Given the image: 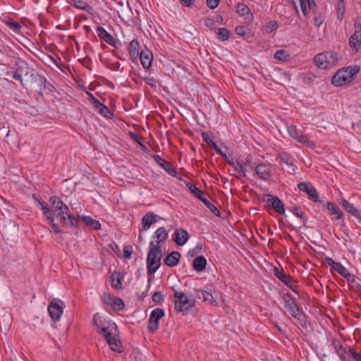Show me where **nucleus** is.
Here are the masks:
<instances>
[{"label":"nucleus","instance_id":"obj_1","mask_svg":"<svg viewBox=\"0 0 361 361\" xmlns=\"http://www.w3.org/2000/svg\"><path fill=\"white\" fill-rule=\"evenodd\" d=\"M51 207L38 201V207L51 226L53 231L59 233L61 231V225L73 226L75 224V218L70 214L68 207L56 196L49 199Z\"/></svg>","mask_w":361,"mask_h":361},{"label":"nucleus","instance_id":"obj_2","mask_svg":"<svg viewBox=\"0 0 361 361\" xmlns=\"http://www.w3.org/2000/svg\"><path fill=\"white\" fill-rule=\"evenodd\" d=\"M93 323L97 328V333L105 338L111 350L114 352L121 353L122 351V345L116 323L108 317L100 313H97L94 315Z\"/></svg>","mask_w":361,"mask_h":361},{"label":"nucleus","instance_id":"obj_3","mask_svg":"<svg viewBox=\"0 0 361 361\" xmlns=\"http://www.w3.org/2000/svg\"><path fill=\"white\" fill-rule=\"evenodd\" d=\"M161 250L159 245L149 243V250L147 257V271L148 275L154 274L160 267Z\"/></svg>","mask_w":361,"mask_h":361},{"label":"nucleus","instance_id":"obj_4","mask_svg":"<svg viewBox=\"0 0 361 361\" xmlns=\"http://www.w3.org/2000/svg\"><path fill=\"white\" fill-rule=\"evenodd\" d=\"M195 298L190 293L174 291V309L178 312H184L195 306Z\"/></svg>","mask_w":361,"mask_h":361},{"label":"nucleus","instance_id":"obj_5","mask_svg":"<svg viewBox=\"0 0 361 361\" xmlns=\"http://www.w3.org/2000/svg\"><path fill=\"white\" fill-rule=\"evenodd\" d=\"M341 57L335 51H325L318 54L314 56V63L320 69L331 68L337 65Z\"/></svg>","mask_w":361,"mask_h":361},{"label":"nucleus","instance_id":"obj_6","mask_svg":"<svg viewBox=\"0 0 361 361\" xmlns=\"http://www.w3.org/2000/svg\"><path fill=\"white\" fill-rule=\"evenodd\" d=\"M360 71L357 66H348L338 71L333 76L331 82L336 87H341L348 82Z\"/></svg>","mask_w":361,"mask_h":361},{"label":"nucleus","instance_id":"obj_7","mask_svg":"<svg viewBox=\"0 0 361 361\" xmlns=\"http://www.w3.org/2000/svg\"><path fill=\"white\" fill-rule=\"evenodd\" d=\"M94 14L92 13V20H94L97 25L95 27L96 35L99 38L101 43H106L109 45L118 48L121 42L115 38L110 32H109L104 27L101 26L99 23L94 19Z\"/></svg>","mask_w":361,"mask_h":361},{"label":"nucleus","instance_id":"obj_8","mask_svg":"<svg viewBox=\"0 0 361 361\" xmlns=\"http://www.w3.org/2000/svg\"><path fill=\"white\" fill-rule=\"evenodd\" d=\"M101 299L104 305L115 312L121 311L125 308V304L122 299L115 297L109 293H104L101 296Z\"/></svg>","mask_w":361,"mask_h":361},{"label":"nucleus","instance_id":"obj_9","mask_svg":"<svg viewBox=\"0 0 361 361\" xmlns=\"http://www.w3.org/2000/svg\"><path fill=\"white\" fill-rule=\"evenodd\" d=\"M65 308L64 302L59 299H54L48 306L49 314L54 322H59Z\"/></svg>","mask_w":361,"mask_h":361},{"label":"nucleus","instance_id":"obj_10","mask_svg":"<svg viewBox=\"0 0 361 361\" xmlns=\"http://www.w3.org/2000/svg\"><path fill=\"white\" fill-rule=\"evenodd\" d=\"M326 262L333 270L338 272L345 279L351 282L354 281L355 276L352 274L341 263L335 262L331 257H326Z\"/></svg>","mask_w":361,"mask_h":361},{"label":"nucleus","instance_id":"obj_11","mask_svg":"<svg viewBox=\"0 0 361 361\" xmlns=\"http://www.w3.org/2000/svg\"><path fill=\"white\" fill-rule=\"evenodd\" d=\"M92 109L106 119H112L114 113L92 94Z\"/></svg>","mask_w":361,"mask_h":361},{"label":"nucleus","instance_id":"obj_12","mask_svg":"<svg viewBox=\"0 0 361 361\" xmlns=\"http://www.w3.org/2000/svg\"><path fill=\"white\" fill-rule=\"evenodd\" d=\"M164 310L161 308H155L151 312L148 319V328L151 332H154L159 329V319L164 316Z\"/></svg>","mask_w":361,"mask_h":361},{"label":"nucleus","instance_id":"obj_13","mask_svg":"<svg viewBox=\"0 0 361 361\" xmlns=\"http://www.w3.org/2000/svg\"><path fill=\"white\" fill-rule=\"evenodd\" d=\"M272 166L270 164L261 163L256 165L255 168V173L258 178L264 181H268L271 178Z\"/></svg>","mask_w":361,"mask_h":361},{"label":"nucleus","instance_id":"obj_14","mask_svg":"<svg viewBox=\"0 0 361 361\" xmlns=\"http://www.w3.org/2000/svg\"><path fill=\"white\" fill-rule=\"evenodd\" d=\"M300 191L307 194L309 199L314 202H319V193L316 188L310 182H301L298 184Z\"/></svg>","mask_w":361,"mask_h":361},{"label":"nucleus","instance_id":"obj_15","mask_svg":"<svg viewBox=\"0 0 361 361\" xmlns=\"http://www.w3.org/2000/svg\"><path fill=\"white\" fill-rule=\"evenodd\" d=\"M47 80L39 75H32L30 88L39 95H42L46 87Z\"/></svg>","mask_w":361,"mask_h":361},{"label":"nucleus","instance_id":"obj_16","mask_svg":"<svg viewBox=\"0 0 361 361\" xmlns=\"http://www.w3.org/2000/svg\"><path fill=\"white\" fill-rule=\"evenodd\" d=\"M334 350L341 361H350V355L352 349L347 345H342L339 342L334 343Z\"/></svg>","mask_w":361,"mask_h":361},{"label":"nucleus","instance_id":"obj_17","mask_svg":"<svg viewBox=\"0 0 361 361\" xmlns=\"http://www.w3.org/2000/svg\"><path fill=\"white\" fill-rule=\"evenodd\" d=\"M188 231L182 228H176L171 235L172 240L179 246L184 245L188 240Z\"/></svg>","mask_w":361,"mask_h":361},{"label":"nucleus","instance_id":"obj_18","mask_svg":"<svg viewBox=\"0 0 361 361\" xmlns=\"http://www.w3.org/2000/svg\"><path fill=\"white\" fill-rule=\"evenodd\" d=\"M153 159L154 161L159 164L167 173H169L172 177H178V173L177 171L173 168L169 162L163 159L159 155L154 154L153 155Z\"/></svg>","mask_w":361,"mask_h":361},{"label":"nucleus","instance_id":"obj_19","mask_svg":"<svg viewBox=\"0 0 361 361\" xmlns=\"http://www.w3.org/2000/svg\"><path fill=\"white\" fill-rule=\"evenodd\" d=\"M361 44V26L355 25V30L353 35L350 37L349 44L355 51H358Z\"/></svg>","mask_w":361,"mask_h":361},{"label":"nucleus","instance_id":"obj_20","mask_svg":"<svg viewBox=\"0 0 361 361\" xmlns=\"http://www.w3.org/2000/svg\"><path fill=\"white\" fill-rule=\"evenodd\" d=\"M280 162L284 164L285 169L290 174H293L297 170V166L294 164L293 159L288 154H281L279 156Z\"/></svg>","mask_w":361,"mask_h":361},{"label":"nucleus","instance_id":"obj_21","mask_svg":"<svg viewBox=\"0 0 361 361\" xmlns=\"http://www.w3.org/2000/svg\"><path fill=\"white\" fill-rule=\"evenodd\" d=\"M267 202L271 204L274 211L280 214L285 213V207L282 201L276 196L272 195H267Z\"/></svg>","mask_w":361,"mask_h":361},{"label":"nucleus","instance_id":"obj_22","mask_svg":"<svg viewBox=\"0 0 361 361\" xmlns=\"http://www.w3.org/2000/svg\"><path fill=\"white\" fill-rule=\"evenodd\" d=\"M124 276L120 271H114L109 276V283L112 288L121 290L123 288L122 280Z\"/></svg>","mask_w":361,"mask_h":361},{"label":"nucleus","instance_id":"obj_23","mask_svg":"<svg viewBox=\"0 0 361 361\" xmlns=\"http://www.w3.org/2000/svg\"><path fill=\"white\" fill-rule=\"evenodd\" d=\"M236 12L247 21L252 20V14L250 8L244 3H238L235 6Z\"/></svg>","mask_w":361,"mask_h":361},{"label":"nucleus","instance_id":"obj_24","mask_svg":"<svg viewBox=\"0 0 361 361\" xmlns=\"http://www.w3.org/2000/svg\"><path fill=\"white\" fill-rule=\"evenodd\" d=\"M288 132L289 135L298 142L307 145H310V141L305 138L302 133L297 129L295 126H289L288 128Z\"/></svg>","mask_w":361,"mask_h":361},{"label":"nucleus","instance_id":"obj_25","mask_svg":"<svg viewBox=\"0 0 361 361\" xmlns=\"http://www.w3.org/2000/svg\"><path fill=\"white\" fill-rule=\"evenodd\" d=\"M140 63L145 69H149L153 60L152 53L149 50L142 51L140 53Z\"/></svg>","mask_w":361,"mask_h":361},{"label":"nucleus","instance_id":"obj_26","mask_svg":"<svg viewBox=\"0 0 361 361\" xmlns=\"http://www.w3.org/2000/svg\"><path fill=\"white\" fill-rule=\"evenodd\" d=\"M158 221V215L153 212H148L142 219V230L147 231L151 225Z\"/></svg>","mask_w":361,"mask_h":361},{"label":"nucleus","instance_id":"obj_27","mask_svg":"<svg viewBox=\"0 0 361 361\" xmlns=\"http://www.w3.org/2000/svg\"><path fill=\"white\" fill-rule=\"evenodd\" d=\"M180 259V254L178 252L173 251L171 252L164 259V263L169 267H173L178 264Z\"/></svg>","mask_w":361,"mask_h":361},{"label":"nucleus","instance_id":"obj_28","mask_svg":"<svg viewBox=\"0 0 361 361\" xmlns=\"http://www.w3.org/2000/svg\"><path fill=\"white\" fill-rule=\"evenodd\" d=\"M207 263V259L204 257L198 256L193 259L192 267L195 271L201 272L205 269Z\"/></svg>","mask_w":361,"mask_h":361},{"label":"nucleus","instance_id":"obj_29","mask_svg":"<svg viewBox=\"0 0 361 361\" xmlns=\"http://www.w3.org/2000/svg\"><path fill=\"white\" fill-rule=\"evenodd\" d=\"M199 293H200L201 295H199L198 298L202 299L203 302H207L209 305L216 304V301L215 300L212 291H208L206 290H200Z\"/></svg>","mask_w":361,"mask_h":361},{"label":"nucleus","instance_id":"obj_30","mask_svg":"<svg viewBox=\"0 0 361 361\" xmlns=\"http://www.w3.org/2000/svg\"><path fill=\"white\" fill-rule=\"evenodd\" d=\"M169 237L168 232L166 231V228L164 227H159L158 228L155 233L154 238L156 239V244L159 245V243L165 241Z\"/></svg>","mask_w":361,"mask_h":361},{"label":"nucleus","instance_id":"obj_31","mask_svg":"<svg viewBox=\"0 0 361 361\" xmlns=\"http://www.w3.org/2000/svg\"><path fill=\"white\" fill-rule=\"evenodd\" d=\"M340 204H341V207L349 214H350L351 215H353L357 218H360L359 212H358L357 209L353 206V204H352L351 203H350L348 201H347L345 199H342L341 200Z\"/></svg>","mask_w":361,"mask_h":361},{"label":"nucleus","instance_id":"obj_32","mask_svg":"<svg viewBox=\"0 0 361 361\" xmlns=\"http://www.w3.org/2000/svg\"><path fill=\"white\" fill-rule=\"evenodd\" d=\"M326 209L331 214L334 215L333 218L334 220H339L343 218V213L340 211L339 208L332 202H327Z\"/></svg>","mask_w":361,"mask_h":361},{"label":"nucleus","instance_id":"obj_33","mask_svg":"<svg viewBox=\"0 0 361 361\" xmlns=\"http://www.w3.org/2000/svg\"><path fill=\"white\" fill-rule=\"evenodd\" d=\"M288 310L292 317L298 321L300 323H302L304 321L305 315L297 305H295Z\"/></svg>","mask_w":361,"mask_h":361},{"label":"nucleus","instance_id":"obj_34","mask_svg":"<svg viewBox=\"0 0 361 361\" xmlns=\"http://www.w3.org/2000/svg\"><path fill=\"white\" fill-rule=\"evenodd\" d=\"M231 166L238 173L239 176L245 177L246 176L245 166L240 161H232Z\"/></svg>","mask_w":361,"mask_h":361},{"label":"nucleus","instance_id":"obj_35","mask_svg":"<svg viewBox=\"0 0 361 361\" xmlns=\"http://www.w3.org/2000/svg\"><path fill=\"white\" fill-rule=\"evenodd\" d=\"M300 8L304 16H307V8L314 9L316 4L314 0H300Z\"/></svg>","mask_w":361,"mask_h":361},{"label":"nucleus","instance_id":"obj_36","mask_svg":"<svg viewBox=\"0 0 361 361\" xmlns=\"http://www.w3.org/2000/svg\"><path fill=\"white\" fill-rule=\"evenodd\" d=\"M128 52L132 57H136L139 54V42L137 39L130 41L128 46Z\"/></svg>","mask_w":361,"mask_h":361},{"label":"nucleus","instance_id":"obj_37","mask_svg":"<svg viewBox=\"0 0 361 361\" xmlns=\"http://www.w3.org/2000/svg\"><path fill=\"white\" fill-rule=\"evenodd\" d=\"M274 59L281 62H286L290 59V54L286 51L280 49L275 52Z\"/></svg>","mask_w":361,"mask_h":361},{"label":"nucleus","instance_id":"obj_38","mask_svg":"<svg viewBox=\"0 0 361 361\" xmlns=\"http://www.w3.org/2000/svg\"><path fill=\"white\" fill-rule=\"evenodd\" d=\"M337 18L342 20L344 17L345 6L343 0H338L336 5Z\"/></svg>","mask_w":361,"mask_h":361},{"label":"nucleus","instance_id":"obj_39","mask_svg":"<svg viewBox=\"0 0 361 361\" xmlns=\"http://www.w3.org/2000/svg\"><path fill=\"white\" fill-rule=\"evenodd\" d=\"M217 38L221 41L228 40L230 37V31L224 27H220L217 30Z\"/></svg>","mask_w":361,"mask_h":361},{"label":"nucleus","instance_id":"obj_40","mask_svg":"<svg viewBox=\"0 0 361 361\" xmlns=\"http://www.w3.org/2000/svg\"><path fill=\"white\" fill-rule=\"evenodd\" d=\"M7 75H11L13 79L20 81V84H21V85L23 87H26V85L23 82V80L22 78V75L20 73V70L19 69H18V70H16L15 71L7 73Z\"/></svg>","mask_w":361,"mask_h":361},{"label":"nucleus","instance_id":"obj_41","mask_svg":"<svg viewBox=\"0 0 361 361\" xmlns=\"http://www.w3.org/2000/svg\"><path fill=\"white\" fill-rule=\"evenodd\" d=\"M274 274L282 282L286 280L288 277V276L283 271L280 270L277 267L274 268Z\"/></svg>","mask_w":361,"mask_h":361},{"label":"nucleus","instance_id":"obj_42","mask_svg":"<svg viewBox=\"0 0 361 361\" xmlns=\"http://www.w3.org/2000/svg\"><path fill=\"white\" fill-rule=\"evenodd\" d=\"M188 188L190 192L198 199H200L203 195L202 191L195 185H192L189 183Z\"/></svg>","mask_w":361,"mask_h":361},{"label":"nucleus","instance_id":"obj_43","mask_svg":"<svg viewBox=\"0 0 361 361\" xmlns=\"http://www.w3.org/2000/svg\"><path fill=\"white\" fill-rule=\"evenodd\" d=\"M283 300L285 302V307H286L287 309H289L291 307L296 305L295 301L293 300L292 297L288 294H286L283 296Z\"/></svg>","mask_w":361,"mask_h":361},{"label":"nucleus","instance_id":"obj_44","mask_svg":"<svg viewBox=\"0 0 361 361\" xmlns=\"http://www.w3.org/2000/svg\"><path fill=\"white\" fill-rule=\"evenodd\" d=\"M278 27V23L276 20H270L266 24V28L270 32L276 31Z\"/></svg>","mask_w":361,"mask_h":361},{"label":"nucleus","instance_id":"obj_45","mask_svg":"<svg viewBox=\"0 0 361 361\" xmlns=\"http://www.w3.org/2000/svg\"><path fill=\"white\" fill-rule=\"evenodd\" d=\"M74 5L76 8L82 9V10H87L89 7L87 3L85 2L82 0H76L75 1Z\"/></svg>","mask_w":361,"mask_h":361},{"label":"nucleus","instance_id":"obj_46","mask_svg":"<svg viewBox=\"0 0 361 361\" xmlns=\"http://www.w3.org/2000/svg\"><path fill=\"white\" fill-rule=\"evenodd\" d=\"M7 25L13 31L16 32L20 31V30L21 29V25L18 23L8 22Z\"/></svg>","mask_w":361,"mask_h":361},{"label":"nucleus","instance_id":"obj_47","mask_svg":"<svg viewBox=\"0 0 361 361\" xmlns=\"http://www.w3.org/2000/svg\"><path fill=\"white\" fill-rule=\"evenodd\" d=\"M207 208L212 209L214 208L215 211L219 214V212L217 210L215 206H214L211 202H209L206 198L203 197V195L199 199Z\"/></svg>","mask_w":361,"mask_h":361},{"label":"nucleus","instance_id":"obj_48","mask_svg":"<svg viewBox=\"0 0 361 361\" xmlns=\"http://www.w3.org/2000/svg\"><path fill=\"white\" fill-rule=\"evenodd\" d=\"M207 208L212 209L214 208L215 211L219 214V212L217 210L215 206H214L211 202H209L206 198L203 197V195L199 199Z\"/></svg>","mask_w":361,"mask_h":361},{"label":"nucleus","instance_id":"obj_49","mask_svg":"<svg viewBox=\"0 0 361 361\" xmlns=\"http://www.w3.org/2000/svg\"><path fill=\"white\" fill-rule=\"evenodd\" d=\"M219 1L220 0H207V6L211 9H214L218 6Z\"/></svg>","mask_w":361,"mask_h":361},{"label":"nucleus","instance_id":"obj_50","mask_svg":"<svg viewBox=\"0 0 361 361\" xmlns=\"http://www.w3.org/2000/svg\"><path fill=\"white\" fill-rule=\"evenodd\" d=\"M202 137L204 138V140L207 142L210 146L216 147V142L212 141L209 137V135L207 133H202Z\"/></svg>","mask_w":361,"mask_h":361},{"label":"nucleus","instance_id":"obj_51","mask_svg":"<svg viewBox=\"0 0 361 361\" xmlns=\"http://www.w3.org/2000/svg\"><path fill=\"white\" fill-rule=\"evenodd\" d=\"M314 25L317 27H319L323 23V19L320 16H316L313 20Z\"/></svg>","mask_w":361,"mask_h":361},{"label":"nucleus","instance_id":"obj_52","mask_svg":"<svg viewBox=\"0 0 361 361\" xmlns=\"http://www.w3.org/2000/svg\"><path fill=\"white\" fill-rule=\"evenodd\" d=\"M350 355V358H352L355 361H361V355L356 352L354 349H352Z\"/></svg>","mask_w":361,"mask_h":361},{"label":"nucleus","instance_id":"obj_53","mask_svg":"<svg viewBox=\"0 0 361 361\" xmlns=\"http://www.w3.org/2000/svg\"><path fill=\"white\" fill-rule=\"evenodd\" d=\"M245 27L243 26H237L235 27V32L238 35L244 36L246 33Z\"/></svg>","mask_w":361,"mask_h":361},{"label":"nucleus","instance_id":"obj_54","mask_svg":"<svg viewBox=\"0 0 361 361\" xmlns=\"http://www.w3.org/2000/svg\"><path fill=\"white\" fill-rule=\"evenodd\" d=\"M101 228L102 226L100 222L98 220L92 219V229L99 230Z\"/></svg>","mask_w":361,"mask_h":361},{"label":"nucleus","instance_id":"obj_55","mask_svg":"<svg viewBox=\"0 0 361 361\" xmlns=\"http://www.w3.org/2000/svg\"><path fill=\"white\" fill-rule=\"evenodd\" d=\"M205 25L210 29H215V23L211 18H207L204 21Z\"/></svg>","mask_w":361,"mask_h":361},{"label":"nucleus","instance_id":"obj_56","mask_svg":"<svg viewBox=\"0 0 361 361\" xmlns=\"http://www.w3.org/2000/svg\"><path fill=\"white\" fill-rule=\"evenodd\" d=\"M132 255V250L129 248V247H124L123 249V257L126 259H130Z\"/></svg>","mask_w":361,"mask_h":361},{"label":"nucleus","instance_id":"obj_57","mask_svg":"<svg viewBox=\"0 0 361 361\" xmlns=\"http://www.w3.org/2000/svg\"><path fill=\"white\" fill-rule=\"evenodd\" d=\"M293 213L298 217L302 218L303 216V212L298 207H295L293 210Z\"/></svg>","mask_w":361,"mask_h":361},{"label":"nucleus","instance_id":"obj_58","mask_svg":"<svg viewBox=\"0 0 361 361\" xmlns=\"http://www.w3.org/2000/svg\"><path fill=\"white\" fill-rule=\"evenodd\" d=\"M111 248H112V250L117 255H121V250L118 247V245H116V243H114L112 246H111Z\"/></svg>","mask_w":361,"mask_h":361},{"label":"nucleus","instance_id":"obj_59","mask_svg":"<svg viewBox=\"0 0 361 361\" xmlns=\"http://www.w3.org/2000/svg\"><path fill=\"white\" fill-rule=\"evenodd\" d=\"M179 1L182 5L185 6L186 7L190 6L193 1V0H179Z\"/></svg>","mask_w":361,"mask_h":361},{"label":"nucleus","instance_id":"obj_60","mask_svg":"<svg viewBox=\"0 0 361 361\" xmlns=\"http://www.w3.org/2000/svg\"><path fill=\"white\" fill-rule=\"evenodd\" d=\"M287 287H290V286L293 283L291 279H290L289 276L283 282Z\"/></svg>","mask_w":361,"mask_h":361},{"label":"nucleus","instance_id":"obj_61","mask_svg":"<svg viewBox=\"0 0 361 361\" xmlns=\"http://www.w3.org/2000/svg\"><path fill=\"white\" fill-rule=\"evenodd\" d=\"M82 220L87 225H90V216H82Z\"/></svg>","mask_w":361,"mask_h":361},{"label":"nucleus","instance_id":"obj_62","mask_svg":"<svg viewBox=\"0 0 361 361\" xmlns=\"http://www.w3.org/2000/svg\"><path fill=\"white\" fill-rule=\"evenodd\" d=\"M137 142L139 144V145L142 147L143 151H145V152L148 151L147 148L142 142H141L140 141H137Z\"/></svg>","mask_w":361,"mask_h":361},{"label":"nucleus","instance_id":"obj_63","mask_svg":"<svg viewBox=\"0 0 361 361\" xmlns=\"http://www.w3.org/2000/svg\"><path fill=\"white\" fill-rule=\"evenodd\" d=\"M289 288L294 293H298V290L296 289V286L294 284V283L289 287Z\"/></svg>","mask_w":361,"mask_h":361},{"label":"nucleus","instance_id":"obj_64","mask_svg":"<svg viewBox=\"0 0 361 361\" xmlns=\"http://www.w3.org/2000/svg\"><path fill=\"white\" fill-rule=\"evenodd\" d=\"M274 327H275V328H276L279 331H280V332H282V331H283L282 329L281 328V326H280L277 323H276V322H275V323H274Z\"/></svg>","mask_w":361,"mask_h":361}]
</instances>
